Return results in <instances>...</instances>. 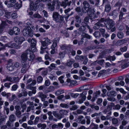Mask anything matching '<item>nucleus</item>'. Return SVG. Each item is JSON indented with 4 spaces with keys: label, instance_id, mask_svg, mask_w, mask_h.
Returning <instances> with one entry per match:
<instances>
[{
    "label": "nucleus",
    "instance_id": "338daca9",
    "mask_svg": "<svg viewBox=\"0 0 129 129\" xmlns=\"http://www.w3.org/2000/svg\"><path fill=\"white\" fill-rule=\"evenodd\" d=\"M70 94L72 97L76 98L79 96V94L78 93H70Z\"/></svg>",
    "mask_w": 129,
    "mask_h": 129
},
{
    "label": "nucleus",
    "instance_id": "2f4dec72",
    "mask_svg": "<svg viewBox=\"0 0 129 129\" xmlns=\"http://www.w3.org/2000/svg\"><path fill=\"white\" fill-rule=\"evenodd\" d=\"M30 84H28L26 86V88L27 89H29L32 90H36V86L33 87Z\"/></svg>",
    "mask_w": 129,
    "mask_h": 129
},
{
    "label": "nucleus",
    "instance_id": "72a5a7b5",
    "mask_svg": "<svg viewBox=\"0 0 129 129\" xmlns=\"http://www.w3.org/2000/svg\"><path fill=\"white\" fill-rule=\"evenodd\" d=\"M37 127L39 128L41 127L40 129H45L46 127V125L45 124H41L39 123L37 125Z\"/></svg>",
    "mask_w": 129,
    "mask_h": 129
},
{
    "label": "nucleus",
    "instance_id": "b1692460",
    "mask_svg": "<svg viewBox=\"0 0 129 129\" xmlns=\"http://www.w3.org/2000/svg\"><path fill=\"white\" fill-rule=\"evenodd\" d=\"M13 30L15 35H17L19 34L20 30L18 27H14Z\"/></svg>",
    "mask_w": 129,
    "mask_h": 129
},
{
    "label": "nucleus",
    "instance_id": "0eeeda50",
    "mask_svg": "<svg viewBox=\"0 0 129 129\" xmlns=\"http://www.w3.org/2000/svg\"><path fill=\"white\" fill-rule=\"evenodd\" d=\"M83 7L82 8V12H87L89 9L90 5L87 1H84L82 3Z\"/></svg>",
    "mask_w": 129,
    "mask_h": 129
},
{
    "label": "nucleus",
    "instance_id": "39448f33",
    "mask_svg": "<svg viewBox=\"0 0 129 129\" xmlns=\"http://www.w3.org/2000/svg\"><path fill=\"white\" fill-rule=\"evenodd\" d=\"M23 35L25 36L32 37L33 35V32L31 31V28L29 26L26 27L24 28L23 31Z\"/></svg>",
    "mask_w": 129,
    "mask_h": 129
},
{
    "label": "nucleus",
    "instance_id": "a19ab883",
    "mask_svg": "<svg viewBox=\"0 0 129 129\" xmlns=\"http://www.w3.org/2000/svg\"><path fill=\"white\" fill-rule=\"evenodd\" d=\"M84 57L82 55H77L75 57V59L76 60H80L82 61L84 59Z\"/></svg>",
    "mask_w": 129,
    "mask_h": 129
},
{
    "label": "nucleus",
    "instance_id": "7c9ffc66",
    "mask_svg": "<svg viewBox=\"0 0 129 129\" xmlns=\"http://www.w3.org/2000/svg\"><path fill=\"white\" fill-rule=\"evenodd\" d=\"M16 119L15 116L13 114H11L9 116V120L11 122H13L15 121Z\"/></svg>",
    "mask_w": 129,
    "mask_h": 129
},
{
    "label": "nucleus",
    "instance_id": "bf43d9fd",
    "mask_svg": "<svg viewBox=\"0 0 129 129\" xmlns=\"http://www.w3.org/2000/svg\"><path fill=\"white\" fill-rule=\"evenodd\" d=\"M7 118V117L6 116L4 117H0V125L4 121H5V120Z\"/></svg>",
    "mask_w": 129,
    "mask_h": 129
},
{
    "label": "nucleus",
    "instance_id": "6e6d98bb",
    "mask_svg": "<svg viewBox=\"0 0 129 129\" xmlns=\"http://www.w3.org/2000/svg\"><path fill=\"white\" fill-rule=\"evenodd\" d=\"M118 122V120L117 119L115 118H113L112 120V123L113 124H116Z\"/></svg>",
    "mask_w": 129,
    "mask_h": 129
},
{
    "label": "nucleus",
    "instance_id": "f3484780",
    "mask_svg": "<svg viewBox=\"0 0 129 129\" xmlns=\"http://www.w3.org/2000/svg\"><path fill=\"white\" fill-rule=\"evenodd\" d=\"M107 96L109 97H113L116 95L117 93L115 91L112 90L111 91L107 92Z\"/></svg>",
    "mask_w": 129,
    "mask_h": 129
},
{
    "label": "nucleus",
    "instance_id": "4c0bfd02",
    "mask_svg": "<svg viewBox=\"0 0 129 129\" xmlns=\"http://www.w3.org/2000/svg\"><path fill=\"white\" fill-rule=\"evenodd\" d=\"M18 87V86L17 84H14L11 87V90L12 91H15L17 89Z\"/></svg>",
    "mask_w": 129,
    "mask_h": 129
},
{
    "label": "nucleus",
    "instance_id": "8fccbe9b",
    "mask_svg": "<svg viewBox=\"0 0 129 129\" xmlns=\"http://www.w3.org/2000/svg\"><path fill=\"white\" fill-rule=\"evenodd\" d=\"M101 93V91L100 90L96 91L95 93H94L93 94V95L94 97L97 98L100 95Z\"/></svg>",
    "mask_w": 129,
    "mask_h": 129
},
{
    "label": "nucleus",
    "instance_id": "f704fd0d",
    "mask_svg": "<svg viewBox=\"0 0 129 129\" xmlns=\"http://www.w3.org/2000/svg\"><path fill=\"white\" fill-rule=\"evenodd\" d=\"M93 35L96 38H99L101 36V34L99 31H95L93 34Z\"/></svg>",
    "mask_w": 129,
    "mask_h": 129
},
{
    "label": "nucleus",
    "instance_id": "c85d7f7f",
    "mask_svg": "<svg viewBox=\"0 0 129 129\" xmlns=\"http://www.w3.org/2000/svg\"><path fill=\"white\" fill-rule=\"evenodd\" d=\"M75 11L78 13V14L81 15H82L83 13L84 12H83L82 10H81V8L80 7H77L75 9Z\"/></svg>",
    "mask_w": 129,
    "mask_h": 129
},
{
    "label": "nucleus",
    "instance_id": "9d476101",
    "mask_svg": "<svg viewBox=\"0 0 129 129\" xmlns=\"http://www.w3.org/2000/svg\"><path fill=\"white\" fill-rule=\"evenodd\" d=\"M13 62V60L11 59H10L8 61L7 69L9 71H12L14 69V67L12 66Z\"/></svg>",
    "mask_w": 129,
    "mask_h": 129
},
{
    "label": "nucleus",
    "instance_id": "4468645a",
    "mask_svg": "<svg viewBox=\"0 0 129 129\" xmlns=\"http://www.w3.org/2000/svg\"><path fill=\"white\" fill-rule=\"evenodd\" d=\"M38 96L41 99V101H44L47 98V95L44 94L42 92H39L38 93Z\"/></svg>",
    "mask_w": 129,
    "mask_h": 129
},
{
    "label": "nucleus",
    "instance_id": "c9c22d12",
    "mask_svg": "<svg viewBox=\"0 0 129 129\" xmlns=\"http://www.w3.org/2000/svg\"><path fill=\"white\" fill-rule=\"evenodd\" d=\"M107 20L104 18H101L99 20L98 22L99 23V24H102V23L104 22H107Z\"/></svg>",
    "mask_w": 129,
    "mask_h": 129
},
{
    "label": "nucleus",
    "instance_id": "cd10ccee",
    "mask_svg": "<svg viewBox=\"0 0 129 129\" xmlns=\"http://www.w3.org/2000/svg\"><path fill=\"white\" fill-rule=\"evenodd\" d=\"M87 93L86 91H84L80 94V96L81 97V99L83 101H85L86 98V95Z\"/></svg>",
    "mask_w": 129,
    "mask_h": 129
},
{
    "label": "nucleus",
    "instance_id": "9b49d317",
    "mask_svg": "<svg viewBox=\"0 0 129 129\" xmlns=\"http://www.w3.org/2000/svg\"><path fill=\"white\" fill-rule=\"evenodd\" d=\"M22 68L21 72V73L24 74L26 73L27 71L28 70L29 66L26 63H22Z\"/></svg>",
    "mask_w": 129,
    "mask_h": 129
},
{
    "label": "nucleus",
    "instance_id": "5fc2aeb1",
    "mask_svg": "<svg viewBox=\"0 0 129 129\" xmlns=\"http://www.w3.org/2000/svg\"><path fill=\"white\" fill-rule=\"evenodd\" d=\"M21 112L20 111H16L15 114L17 117L20 118L21 117Z\"/></svg>",
    "mask_w": 129,
    "mask_h": 129
},
{
    "label": "nucleus",
    "instance_id": "69168bd1",
    "mask_svg": "<svg viewBox=\"0 0 129 129\" xmlns=\"http://www.w3.org/2000/svg\"><path fill=\"white\" fill-rule=\"evenodd\" d=\"M77 83V81L76 80H72L69 86H72L75 85Z\"/></svg>",
    "mask_w": 129,
    "mask_h": 129
},
{
    "label": "nucleus",
    "instance_id": "f8f14e48",
    "mask_svg": "<svg viewBox=\"0 0 129 129\" xmlns=\"http://www.w3.org/2000/svg\"><path fill=\"white\" fill-rule=\"evenodd\" d=\"M17 79L15 77H11L8 76H7L5 79L3 80L2 82H5L7 81H8L11 82H15L16 81Z\"/></svg>",
    "mask_w": 129,
    "mask_h": 129
},
{
    "label": "nucleus",
    "instance_id": "2eb2a0df",
    "mask_svg": "<svg viewBox=\"0 0 129 129\" xmlns=\"http://www.w3.org/2000/svg\"><path fill=\"white\" fill-rule=\"evenodd\" d=\"M85 24L84 22H82L81 25V26L79 28L78 30L80 32L84 31L86 29V27H87V26L85 25Z\"/></svg>",
    "mask_w": 129,
    "mask_h": 129
},
{
    "label": "nucleus",
    "instance_id": "c756f323",
    "mask_svg": "<svg viewBox=\"0 0 129 129\" xmlns=\"http://www.w3.org/2000/svg\"><path fill=\"white\" fill-rule=\"evenodd\" d=\"M64 90L60 89L55 92V94L57 96L63 93L64 92Z\"/></svg>",
    "mask_w": 129,
    "mask_h": 129
},
{
    "label": "nucleus",
    "instance_id": "412c9836",
    "mask_svg": "<svg viewBox=\"0 0 129 129\" xmlns=\"http://www.w3.org/2000/svg\"><path fill=\"white\" fill-rule=\"evenodd\" d=\"M104 26V24H99V23L97 22L95 24L93 27V28L95 30H98L101 27H103Z\"/></svg>",
    "mask_w": 129,
    "mask_h": 129
},
{
    "label": "nucleus",
    "instance_id": "37998d69",
    "mask_svg": "<svg viewBox=\"0 0 129 129\" xmlns=\"http://www.w3.org/2000/svg\"><path fill=\"white\" fill-rule=\"evenodd\" d=\"M111 7L109 5H107L105 6V10L106 12H109L110 10Z\"/></svg>",
    "mask_w": 129,
    "mask_h": 129
},
{
    "label": "nucleus",
    "instance_id": "6ab92c4d",
    "mask_svg": "<svg viewBox=\"0 0 129 129\" xmlns=\"http://www.w3.org/2000/svg\"><path fill=\"white\" fill-rule=\"evenodd\" d=\"M61 15L58 13L55 12L53 13L52 15L53 20L54 21H55Z\"/></svg>",
    "mask_w": 129,
    "mask_h": 129
},
{
    "label": "nucleus",
    "instance_id": "4be33fe9",
    "mask_svg": "<svg viewBox=\"0 0 129 129\" xmlns=\"http://www.w3.org/2000/svg\"><path fill=\"white\" fill-rule=\"evenodd\" d=\"M29 6L30 10L36 11L37 9L36 6L35 5H34L33 2L32 1L30 2Z\"/></svg>",
    "mask_w": 129,
    "mask_h": 129
},
{
    "label": "nucleus",
    "instance_id": "13d9d810",
    "mask_svg": "<svg viewBox=\"0 0 129 129\" xmlns=\"http://www.w3.org/2000/svg\"><path fill=\"white\" fill-rule=\"evenodd\" d=\"M40 120V116H37L35 118L34 121V124H36L38 123L39 120Z\"/></svg>",
    "mask_w": 129,
    "mask_h": 129
},
{
    "label": "nucleus",
    "instance_id": "f257e3e1",
    "mask_svg": "<svg viewBox=\"0 0 129 129\" xmlns=\"http://www.w3.org/2000/svg\"><path fill=\"white\" fill-rule=\"evenodd\" d=\"M22 63L24 64L25 62L27 59L29 61H31L33 59L34 55L33 53L31 52L29 49H27L25 53H24L22 54L21 56Z\"/></svg>",
    "mask_w": 129,
    "mask_h": 129
},
{
    "label": "nucleus",
    "instance_id": "052dcab7",
    "mask_svg": "<svg viewBox=\"0 0 129 129\" xmlns=\"http://www.w3.org/2000/svg\"><path fill=\"white\" fill-rule=\"evenodd\" d=\"M121 106L119 104H117L114 106V107H113V109L114 110L116 109L117 110H119Z\"/></svg>",
    "mask_w": 129,
    "mask_h": 129
},
{
    "label": "nucleus",
    "instance_id": "49530a36",
    "mask_svg": "<svg viewBox=\"0 0 129 129\" xmlns=\"http://www.w3.org/2000/svg\"><path fill=\"white\" fill-rule=\"evenodd\" d=\"M60 106L61 107L66 108H68L69 107L68 105L66 104L61 103L60 104Z\"/></svg>",
    "mask_w": 129,
    "mask_h": 129
},
{
    "label": "nucleus",
    "instance_id": "58836bf2",
    "mask_svg": "<svg viewBox=\"0 0 129 129\" xmlns=\"http://www.w3.org/2000/svg\"><path fill=\"white\" fill-rule=\"evenodd\" d=\"M75 18L77 22L79 23H80L81 22V18L78 15L76 16H75Z\"/></svg>",
    "mask_w": 129,
    "mask_h": 129
},
{
    "label": "nucleus",
    "instance_id": "3c124183",
    "mask_svg": "<svg viewBox=\"0 0 129 129\" xmlns=\"http://www.w3.org/2000/svg\"><path fill=\"white\" fill-rule=\"evenodd\" d=\"M36 92V90H33L32 91H29L28 92V94L29 96H31L32 95V94H35Z\"/></svg>",
    "mask_w": 129,
    "mask_h": 129
},
{
    "label": "nucleus",
    "instance_id": "bb28decb",
    "mask_svg": "<svg viewBox=\"0 0 129 129\" xmlns=\"http://www.w3.org/2000/svg\"><path fill=\"white\" fill-rule=\"evenodd\" d=\"M2 95L4 97H6L7 98H8L11 95V93H6L5 91H4L2 92Z\"/></svg>",
    "mask_w": 129,
    "mask_h": 129
},
{
    "label": "nucleus",
    "instance_id": "a878e982",
    "mask_svg": "<svg viewBox=\"0 0 129 129\" xmlns=\"http://www.w3.org/2000/svg\"><path fill=\"white\" fill-rule=\"evenodd\" d=\"M98 125L92 122L89 126V128L90 129H98Z\"/></svg>",
    "mask_w": 129,
    "mask_h": 129
},
{
    "label": "nucleus",
    "instance_id": "864d4df0",
    "mask_svg": "<svg viewBox=\"0 0 129 129\" xmlns=\"http://www.w3.org/2000/svg\"><path fill=\"white\" fill-rule=\"evenodd\" d=\"M89 22V18L88 17H86L85 18L84 21L82 22H84L85 24V25H86V26L88 25V23Z\"/></svg>",
    "mask_w": 129,
    "mask_h": 129
},
{
    "label": "nucleus",
    "instance_id": "423d86ee",
    "mask_svg": "<svg viewBox=\"0 0 129 129\" xmlns=\"http://www.w3.org/2000/svg\"><path fill=\"white\" fill-rule=\"evenodd\" d=\"M40 42L41 46L43 47H47V46L51 43V41L48 38H44L43 40H41Z\"/></svg>",
    "mask_w": 129,
    "mask_h": 129
},
{
    "label": "nucleus",
    "instance_id": "0e129e2a",
    "mask_svg": "<svg viewBox=\"0 0 129 129\" xmlns=\"http://www.w3.org/2000/svg\"><path fill=\"white\" fill-rule=\"evenodd\" d=\"M55 64L53 63H52L51 64H50V66L49 67V68L51 69H54L55 70V68L56 67V66H55Z\"/></svg>",
    "mask_w": 129,
    "mask_h": 129
},
{
    "label": "nucleus",
    "instance_id": "603ef678",
    "mask_svg": "<svg viewBox=\"0 0 129 129\" xmlns=\"http://www.w3.org/2000/svg\"><path fill=\"white\" fill-rule=\"evenodd\" d=\"M121 5L122 4L121 2H120V1H119L115 4L114 6L115 7H118L119 9L121 6Z\"/></svg>",
    "mask_w": 129,
    "mask_h": 129
},
{
    "label": "nucleus",
    "instance_id": "e2e57ef3",
    "mask_svg": "<svg viewBox=\"0 0 129 129\" xmlns=\"http://www.w3.org/2000/svg\"><path fill=\"white\" fill-rule=\"evenodd\" d=\"M31 46V48L30 50L31 52H32L33 53V52H35L36 51L37 49L36 46H35L34 47L32 46Z\"/></svg>",
    "mask_w": 129,
    "mask_h": 129
},
{
    "label": "nucleus",
    "instance_id": "dca6fc26",
    "mask_svg": "<svg viewBox=\"0 0 129 129\" xmlns=\"http://www.w3.org/2000/svg\"><path fill=\"white\" fill-rule=\"evenodd\" d=\"M21 91L22 92H20V91L19 90V92L17 95V96L19 98H20L22 96H26L27 95L28 93L26 90H25V91L26 92L24 93V92H23H23H24V91H23V90H22Z\"/></svg>",
    "mask_w": 129,
    "mask_h": 129
},
{
    "label": "nucleus",
    "instance_id": "6e6552de",
    "mask_svg": "<svg viewBox=\"0 0 129 129\" xmlns=\"http://www.w3.org/2000/svg\"><path fill=\"white\" fill-rule=\"evenodd\" d=\"M55 21L57 23V25L59 27H61L62 26L65 22L63 16L61 15Z\"/></svg>",
    "mask_w": 129,
    "mask_h": 129
},
{
    "label": "nucleus",
    "instance_id": "393cba45",
    "mask_svg": "<svg viewBox=\"0 0 129 129\" xmlns=\"http://www.w3.org/2000/svg\"><path fill=\"white\" fill-rule=\"evenodd\" d=\"M88 89V88L87 87V85H84L80 87L79 88L78 90L77 91L81 92L83 90H87Z\"/></svg>",
    "mask_w": 129,
    "mask_h": 129
},
{
    "label": "nucleus",
    "instance_id": "774afa93",
    "mask_svg": "<svg viewBox=\"0 0 129 129\" xmlns=\"http://www.w3.org/2000/svg\"><path fill=\"white\" fill-rule=\"evenodd\" d=\"M125 81L126 83H128L129 82V75H126L125 76Z\"/></svg>",
    "mask_w": 129,
    "mask_h": 129
},
{
    "label": "nucleus",
    "instance_id": "aec40b11",
    "mask_svg": "<svg viewBox=\"0 0 129 129\" xmlns=\"http://www.w3.org/2000/svg\"><path fill=\"white\" fill-rule=\"evenodd\" d=\"M81 36L84 38H85L88 40L92 39V37L89 34L85 33H83L81 34Z\"/></svg>",
    "mask_w": 129,
    "mask_h": 129
},
{
    "label": "nucleus",
    "instance_id": "ea45409f",
    "mask_svg": "<svg viewBox=\"0 0 129 129\" xmlns=\"http://www.w3.org/2000/svg\"><path fill=\"white\" fill-rule=\"evenodd\" d=\"M37 43L36 40L35 39H32L31 40V43L30 46H36Z\"/></svg>",
    "mask_w": 129,
    "mask_h": 129
},
{
    "label": "nucleus",
    "instance_id": "e433bc0d",
    "mask_svg": "<svg viewBox=\"0 0 129 129\" xmlns=\"http://www.w3.org/2000/svg\"><path fill=\"white\" fill-rule=\"evenodd\" d=\"M90 19L91 20L95 18H97L98 16L96 15L93 12L92 13H91L89 15Z\"/></svg>",
    "mask_w": 129,
    "mask_h": 129
},
{
    "label": "nucleus",
    "instance_id": "a211bd4d",
    "mask_svg": "<svg viewBox=\"0 0 129 129\" xmlns=\"http://www.w3.org/2000/svg\"><path fill=\"white\" fill-rule=\"evenodd\" d=\"M129 40V39L128 38H125L122 40H119L117 41L116 44L117 45H120L126 43V42Z\"/></svg>",
    "mask_w": 129,
    "mask_h": 129
},
{
    "label": "nucleus",
    "instance_id": "20e7f679",
    "mask_svg": "<svg viewBox=\"0 0 129 129\" xmlns=\"http://www.w3.org/2000/svg\"><path fill=\"white\" fill-rule=\"evenodd\" d=\"M0 46L2 47H0V51L4 50L6 47L8 46L11 48H15L16 49H19L21 47V46L17 45L16 44L13 42H11L8 43L7 45L4 46L0 42Z\"/></svg>",
    "mask_w": 129,
    "mask_h": 129
},
{
    "label": "nucleus",
    "instance_id": "7ed1b4c3",
    "mask_svg": "<svg viewBox=\"0 0 129 129\" xmlns=\"http://www.w3.org/2000/svg\"><path fill=\"white\" fill-rule=\"evenodd\" d=\"M104 24L106 26L107 29L110 30L111 32H113L115 31L116 28L114 26V22L112 20L107 19L106 23H104Z\"/></svg>",
    "mask_w": 129,
    "mask_h": 129
},
{
    "label": "nucleus",
    "instance_id": "473e14b6",
    "mask_svg": "<svg viewBox=\"0 0 129 129\" xmlns=\"http://www.w3.org/2000/svg\"><path fill=\"white\" fill-rule=\"evenodd\" d=\"M116 59V57L114 55L111 56H108L107 57H106V60H109L111 61V60L112 61H113L115 60Z\"/></svg>",
    "mask_w": 129,
    "mask_h": 129
},
{
    "label": "nucleus",
    "instance_id": "4d7b16f0",
    "mask_svg": "<svg viewBox=\"0 0 129 129\" xmlns=\"http://www.w3.org/2000/svg\"><path fill=\"white\" fill-rule=\"evenodd\" d=\"M11 84V83L10 82L5 83L4 84V86L8 89L10 87V85Z\"/></svg>",
    "mask_w": 129,
    "mask_h": 129
},
{
    "label": "nucleus",
    "instance_id": "f03ea898",
    "mask_svg": "<svg viewBox=\"0 0 129 129\" xmlns=\"http://www.w3.org/2000/svg\"><path fill=\"white\" fill-rule=\"evenodd\" d=\"M69 111L64 110H60L59 111V113H57V112L55 111H54L52 112V114L55 117L60 120L64 117L65 115H67Z\"/></svg>",
    "mask_w": 129,
    "mask_h": 129
},
{
    "label": "nucleus",
    "instance_id": "c03bdc74",
    "mask_svg": "<svg viewBox=\"0 0 129 129\" xmlns=\"http://www.w3.org/2000/svg\"><path fill=\"white\" fill-rule=\"evenodd\" d=\"M117 36L119 39H122L123 37V33L120 31L117 34Z\"/></svg>",
    "mask_w": 129,
    "mask_h": 129
},
{
    "label": "nucleus",
    "instance_id": "a18cd8bd",
    "mask_svg": "<svg viewBox=\"0 0 129 129\" xmlns=\"http://www.w3.org/2000/svg\"><path fill=\"white\" fill-rule=\"evenodd\" d=\"M6 125L7 126V128L8 129H14L12 128V126L11 125V123L9 121H8L6 123Z\"/></svg>",
    "mask_w": 129,
    "mask_h": 129
},
{
    "label": "nucleus",
    "instance_id": "09e8293b",
    "mask_svg": "<svg viewBox=\"0 0 129 129\" xmlns=\"http://www.w3.org/2000/svg\"><path fill=\"white\" fill-rule=\"evenodd\" d=\"M43 80V78L41 76H39L37 77V81L38 83H41Z\"/></svg>",
    "mask_w": 129,
    "mask_h": 129
},
{
    "label": "nucleus",
    "instance_id": "79ce46f5",
    "mask_svg": "<svg viewBox=\"0 0 129 129\" xmlns=\"http://www.w3.org/2000/svg\"><path fill=\"white\" fill-rule=\"evenodd\" d=\"M65 55V54L64 52H60L59 54L58 57L61 59H63Z\"/></svg>",
    "mask_w": 129,
    "mask_h": 129
},
{
    "label": "nucleus",
    "instance_id": "680f3d73",
    "mask_svg": "<svg viewBox=\"0 0 129 129\" xmlns=\"http://www.w3.org/2000/svg\"><path fill=\"white\" fill-rule=\"evenodd\" d=\"M85 118L86 119V123L87 124H89L90 122V118L89 116H86Z\"/></svg>",
    "mask_w": 129,
    "mask_h": 129
},
{
    "label": "nucleus",
    "instance_id": "ddd939ff",
    "mask_svg": "<svg viewBox=\"0 0 129 129\" xmlns=\"http://www.w3.org/2000/svg\"><path fill=\"white\" fill-rule=\"evenodd\" d=\"M71 3V1L69 2L68 0H65L64 1L61 2L60 5L61 7H63V8H65L67 6H70Z\"/></svg>",
    "mask_w": 129,
    "mask_h": 129
},
{
    "label": "nucleus",
    "instance_id": "5701e85b",
    "mask_svg": "<svg viewBox=\"0 0 129 129\" xmlns=\"http://www.w3.org/2000/svg\"><path fill=\"white\" fill-rule=\"evenodd\" d=\"M40 117V120L42 122H44L47 118V117L45 114H41Z\"/></svg>",
    "mask_w": 129,
    "mask_h": 129
},
{
    "label": "nucleus",
    "instance_id": "de8ad7c7",
    "mask_svg": "<svg viewBox=\"0 0 129 129\" xmlns=\"http://www.w3.org/2000/svg\"><path fill=\"white\" fill-rule=\"evenodd\" d=\"M14 7L16 9H19L21 7V4L17 3L14 5Z\"/></svg>",
    "mask_w": 129,
    "mask_h": 129
},
{
    "label": "nucleus",
    "instance_id": "1a4fd4ad",
    "mask_svg": "<svg viewBox=\"0 0 129 129\" xmlns=\"http://www.w3.org/2000/svg\"><path fill=\"white\" fill-rule=\"evenodd\" d=\"M14 41L17 44V45L20 46L22 43L24 41V39L22 37H16L14 38Z\"/></svg>",
    "mask_w": 129,
    "mask_h": 129
}]
</instances>
